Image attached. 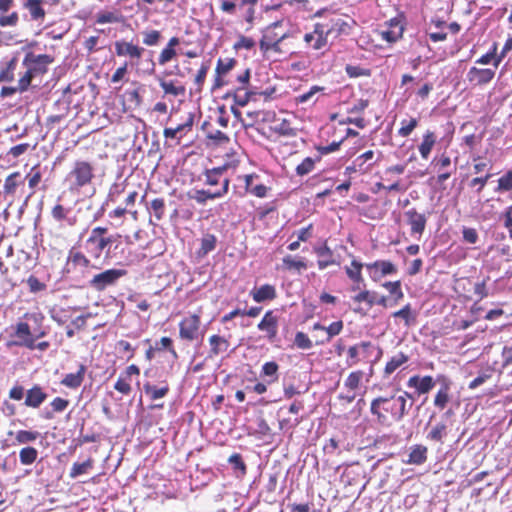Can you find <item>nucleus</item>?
Here are the masks:
<instances>
[{"label": "nucleus", "instance_id": "nucleus-57", "mask_svg": "<svg viewBox=\"0 0 512 512\" xmlns=\"http://www.w3.org/2000/svg\"><path fill=\"white\" fill-rule=\"evenodd\" d=\"M391 295H394V304L403 299L404 293L401 288V281H388L382 285Z\"/></svg>", "mask_w": 512, "mask_h": 512}, {"label": "nucleus", "instance_id": "nucleus-8", "mask_svg": "<svg viewBox=\"0 0 512 512\" xmlns=\"http://www.w3.org/2000/svg\"><path fill=\"white\" fill-rule=\"evenodd\" d=\"M127 275V270L125 269H107L98 274H95L89 280V286L93 290L97 292H103L107 288L115 286L118 281Z\"/></svg>", "mask_w": 512, "mask_h": 512}, {"label": "nucleus", "instance_id": "nucleus-58", "mask_svg": "<svg viewBox=\"0 0 512 512\" xmlns=\"http://www.w3.org/2000/svg\"><path fill=\"white\" fill-rule=\"evenodd\" d=\"M497 49H498V45L495 42V43H493V45L491 46L490 50L487 53H485L484 55H482L481 57L476 59L475 64H479V65L492 64L491 68H495V62L497 59Z\"/></svg>", "mask_w": 512, "mask_h": 512}, {"label": "nucleus", "instance_id": "nucleus-56", "mask_svg": "<svg viewBox=\"0 0 512 512\" xmlns=\"http://www.w3.org/2000/svg\"><path fill=\"white\" fill-rule=\"evenodd\" d=\"M510 191H512V168L499 177L497 187L495 188L497 193H507Z\"/></svg>", "mask_w": 512, "mask_h": 512}, {"label": "nucleus", "instance_id": "nucleus-3", "mask_svg": "<svg viewBox=\"0 0 512 512\" xmlns=\"http://www.w3.org/2000/svg\"><path fill=\"white\" fill-rule=\"evenodd\" d=\"M314 17L323 18L322 21L316 23L321 28V30H323V33L328 39H337L342 35H349L353 26L355 25V20L348 15H344L338 13L337 11H331L325 8L318 10L314 14Z\"/></svg>", "mask_w": 512, "mask_h": 512}, {"label": "nucleus", "instance_id": "nucleus-29", "mask_svg": "<svg viewBox=\"0 0 512 512\" xmlns=\"http://www.w3.org/2000/svg\"><path fill=\"white\" fill-rule=\"evenodd\" d=\"M158 83L163 90L165 96H172L174 98L184 97L186 95V87L180 81L165 80L162 77L158 78Z\"/></svg>", "mask_w": 512, "mask_h": 512}, {"label": "nucleus", "instance_id": "nucleus-52", "mask_svg": "<svg viewBox=\"0 0 512 512\" xmlns=\"http://www.w3.org/2000/svg\"><path fill=\"white\" fill-rule=\"evenodd\" d=\"M217 238L213 234H205L201 238V246L197 252L198 256L203 257L207 255L209 252L213 251L216 248Z\"/></svg>", "mask_w": 512, "mask_h": 512}, {"label": "nucleus", "instance_id": "nucleus-50", "mask_svg": "<svg viewBox=\"0 0 512 512\" xmlns=\"http://www.w3.org/2000/svg\"><path fill=\"white\" fill-rule=\"evenodd\" d=\"M392 316L402 319L404 324L408 327L416 322V313L412 311V307L409 303L400 310L395 311Z\"/></svg>", "mask_w": 512, "mask_h": 512}, {"label": "nucleus", "instance_id": "nucleus-26", "mask_svg": "<svg viewBox=\"0 0 512 512\" xmlns=\"http://www.w3.org/2000/svg\"><path fill=\"white\" fill-rule=\"evenodd\" d=\"M230 180L224 178L222 180V187L214 192L209 190H196L192 198L199 204H205L209 199L221 198L228 193Z\"/></svg>", "mask_w": 512, "mask_h": 512}, {"label": "nucleus", "instance_id": "nucleus-45", "mask_svg": "<svg viewBox=\"0 0 512 512\" xmlns=\"http://www.w3.org/2000/svg\"><path fill=\"white\" fill-rule=\"evenodd\" d=\"M229 168L228 164L208 169L205 171V182L207 185L215 186L220 183L223 173Z\"/></svg>", "mask_w": 512, "mask_h": 512}, {"label": "nucleus", "instance_id": "nucleus-53", "mask_svg": "<svg viewBox=\"0 0 512 512\" xmlns=\"http://www.w3.org/2000/svg\"><path fill=\"white\" fill-rule=\"evenodd\" d=\"M321 161V156H316L315 158L306 157L302 160L300 164L297 165L295 171L298 176H305L312 172L315 168V164Z\"/></svg>", "mask_w": 512, "mask_h": 512}, {"label": "nucleus", "instance_id": "nucleus-64", "mask_svg": "<svg viewBox=\"0 0 512 512\" xmlns=\"http://www.w3.org/2000/svg\"><path fill=\"white\" fill-rule=\"evenodd\" d=\"M417 126H418L417 118H410L409 120L403 119L401 121V127L398 130V135L401 137H408Z\"/></svg>", "mask_w": 512, "mask_h": 512}, {"label": "nucleus", "instance_id": "nucleus-4", "mask_svg": "<svg viewBox=\"0 0 512 512\" xmlns=\"http://www.w3.org/2000/svg\"><path fill=\"white\" fill-rule=\"evenodd\" d=\"M95 178V166L89 160L77 159L66 176L70 190H80L90 185Z\"/></svg>", "mask_w": 512, "mask_h": 512}, {"label": "nucleus", "instance_id": "nucleus-48", "mask_svg": "<svg viewBox=\"0 0 512 512\" xmlns=\"http://www.w3.org/2000/svg\"><path fill=\"white\" fill-rule=\"evenodd\" d=\"M343 321H335L332 322L329 326H323L320 323H315L313 325V330H324L327 333V341H330L333 337L339 335L343 330Z\"/></svg>", "mask_w": 512, "mask_h": 512}, {"label": "nucleus", "instance_id": "nucleus-34", "mask_svg": "<svg viewBox=\"0 0 512 512\" xmlns=\"http://www.w3.org/2000/svg\"><path fill=\"white\" fill-rule=\"evenodd\" d=\"M86 370V366L84 364H80L76 373L66 374L60 383L67 388L77 389L84 381Z\"/></svg>", "mask_w": 512, "mask_h": 512}, {"label": "nucleus", "instance_id": "nucleus-24", "mask_svg": "<svg viewBox=\"0 0 512 512\" xmlns=\"http://www.w3.org/2000/svg\"><path fill=\"white\" fill-rule=\"evenodd\" d=\"M405 216L410 225L411 234L421 236L427 224L425 214L419 213L415 208H411L405 212Z\"/></svg>", "mask_w": 512, "mask_h": 512}, {"label": "nucleus", "instance_id": "nucleus-15", "mask_svg": "<svg viewBox=\"0 0 512 512\" xmlns=\"http://www.w3.org/2000/svg\"><path fill=\"white\" fill-rule=\"evenodd\" d=\"M140 375V368L131 364L125 368V370L119 375L117 381L114 384V389L122 395H129L132 392L131 381L132 377H138Z\"/></svg>", "mask_w": 512, "mask_h": 512}, {"label": "nucleus", "instance_id": "nucleus-46", "mask_svg": "<svg viewBox=\"0 0 512 512\" xmlns=\"http://www.w3.org/2000/svg\"><path fill=\"white\" fill-rule=\"evenodd\" d=\"M147 209L151 215L154 216L156 221H161L165 216L166 204L164 198H155L147 206Z\"/></svg>", "mask_w": 512, "mask_h": 512}, {"label": "nucleus", "instance_id": "nucleus-60", "mask_svg": "<svg viewBox=\"0 0 512 512\" xmlns=\"http://www.w3.org/2000/svg\"><path fill=\"white\" fill-rule=\"evenodd\" d=\"M143 44L146 46H156L162 39V34L159 30H145L142 32Z\"/></svg>", "mask_w": 512, "mask_h": 512}, {"label": "nucleus", "instance_id": "nucleus-1", "mask_svg": "<svg viewBox=\"0 0 512 512\" xmlns=\"http://www.w3.org/2000/svg\"><path fill=\"white\" fill-rule=\"evenodd\" d=\"M413 404V396L403 391L400 395L378 396L370 403L373 421L381 427H390L401 421Z\"/></svg>", "mask_w": 512, "mask_h": 512}, {"label": "nucleus", "instance_id": "nucleus-47", "mask_svg": "<svg viewBox=\"0 0 512 512\" xmlns=\"http://www.w3.org/2000/svg\"><path fill=\"white\" fill-rule=\"evenodd\" d=\"M39 435V432L35 430H18L15 433L14 445L33 443L38 439Z\"/></svg>", "mask_w": 512, "mask_h": 512}, {"label": "nucleus", "instance_id": "nucleus-25", "mask_svg": "<svg viewBox=\"0 0 512 512\" xmlns=\"http://www.w3.org/2000/svg\"><path fill=\"white\" fill-rule=\"evenodd\" d=\"M365 265L353 258L350 262V265H346L344 267L345 273L349 280L352 282L353 290L360 289L361 285H364V277L362 275V269Z\"/></svg>", "mask_w": 512, "mask_h": 512}, {"label": "nucleus", "instance_id": "nucleus-61", "mask_svg": "<svg viewBox=\"0 0 512 512\" xmlns=\"http://www.w3.org/2000/svg\"><path fill=\"white\" fill-rule=\"evenodd\" d=\"M69 260L75 265L82 268L91 266V259L80 251H70Z\"/></svg>", "mask_w": 512, "mask_h": 512}, {"label": "nucleus", "instance_id": "nucleus-17", "mask_svg": "<svg viewBox=\"0 0 512 512\" xmlns=\"http://www.w3.org/2000/svg\"><path fill=\"white\" fill-rule=\"evenodd\" d=\"M365 267L374 281H378L386 275H392L397 272V267L389 260H376L372 263L365 264Z\"/></svg>", "mask_w": 512, "mask_h": 512}, {"label": "nucleus", "instance_id": "nucleus-2", "mask_svg": "<svg viewBox=\"0 0 512 512\" xmlns=\"http://www.w3.org/2000/svg\"><path fill=\"white\" fill-rule=\"evenodd\" d=\"M22 319L11 327L10 338L12 340L8 343V346L33 347L34 338L46 336V331L41 327L44 320L41 313L26 312Z\"/></svg>", "mask_w": 512, "mask_h": 512}, {"label": "nucleus", "instance_id": "nucleus-55", "mask_svg": "<svg viewBox=\"0 0 512 512\" xmlns=\"http://www.w3.org/2000/svg\"><path fill=\"white\" fill-rule=\"evenodd\" d=\"M38 457V451L32 446H25L19 452V460L22 465L33 464Z\"/></svg>", "mask_w": 512, "mask_h": 512}, {"label": "nucleus", "instance_id": "nucleus-59", "mask_svg": "<svg viewBox=\"0 0 512 512\" xmlns=\"http://www.w3.org/2000/svg\"><path fill=\"white\" fill-rule=\"evenodd\" d=\"M236 64L237 61L234 58H219L216 64L215 74H223L226 76Z\"/></svg>", "mask_w": 512, "mask_h": 512}, {"label": "nucleus", "instance_id": "nucleus-10", "mask_svg": "<svg viewBox=\"0 0 512 512\" xmlns=\"http://www.w3.org/2000/svg\"><path fill=\"white\" fill-rule=\"evenodd\" d=\"M181 122L175 127H166L163 130L164 138L175 140L176 144H180L183 137L188 135L194 126L195 115L191 112L181 116Z\"/></svg>", "mask_w": 512, "mask_h": 512}, {"label": "nucleus", "instance_id": "nucleus-36", "mask_svg": "<svg viewBox=\"0 0 512 512\" xmlns=\"http://www.w3.org/2000/svg\"><path fill=\"white\" fill-rule=\"evenodd\" d=\"M451 400V384L449 381H443L434 397V406L439 410H444Z\"/></svg>", "mask_w": 512, "mask_h": 512}, {"label": "nucleus", "instance_id": "nucleus-14", "mask_svg": "<svg viewBox=\"0 0 512 512\" xmlns=\"http://www.w3.org/2000/svg\"><path fill=\"white\" fill-rule=\"evenodd\" d=\"M496 70L497 68L472 66L466 74V79L473 86H485L495 78Z\"/></svg>", "mask_w": 512, "mask_h": 512}, {"label": "nucleus", "instance_id": "nucleus-27", "mask_svg": "<svg viewBox=\"0 0 512 512\" xmlns=\"http://www.w3.org/2000/svg\"><path fill=\"white\" fill-rule=\"evenodd\" d=\"M23 179L28 181V187L30 189L29 193L24 197L22 204V207H27L30 199L34 196L36 192V187L42 180L40 164L34 165Z\"/></svg>", "mask_w": 512, "mask_h": 512}, {"label": "nucleus", "instance_id": "nucleus-43", "mask_svg": "<svg viewBox=\"0 0 512 512\" xmlns=\"http://www.w3.org/2000/svg\"><path fill=\"white\" fill-rule=\"evenodd\" d=\"M278 371L279 365L275 361H269L263 364L260 375L262 378L267 377V383L271 384L278 381Z\"/></svg>", "mask_w": 512, "mask_h": 512}, {"label": "nucleus", "instance_id": "nucleus-33", "mask_svg": "<svg viewBox=\"0 0 512 512\" xmlns=\"http://www.w3.org/2000/svg\"><path fill=\"white\" fill-rule=\"evenodd\" d=\"M408 386L416 388L419 395L426 394L433 389L435 382L430 375L419 377L418 375L412 376L408 380Z\"/></svg>", "mask_w": 512, "mask_h": 512}, {"label": "nucleus", "instance_id": "nucleus-54", "mask_svg": "<svg viewBox=\"0 0 512 512\" xmlns=\"http://www.w3.org/2000/svg\"><path fill=\"white\" fill-rule=\"evenodd\" d=\"M94 460L89 457L86 461L82 463L75 462L70 470L69 476L74 479L80 475L86 474L89 470L93 468Z\"/></svg>", "mask_w": 512, "mask_h": 512}, {"label": "nucleus", "instance_id": "nucleus-9", "mask_svg": "<svg viewBox=\"0 0 512 512\" xmlns=\"http://www.w3.org/2000/svg\"><path fill=\"white\" fill-rule=\"evenodd\" d=\"M23 189L24 179L20 172L15 171L5 178L3 185V199L7 203L5 211L14 204L16 199L20 198V192L23 191Z\"/></svg>", "mask_w": 512, "mask_h": 512}, {"label": "nucleus", "instance_id": "nucleus-35", "mask_svg": "<svg viewBox=\"0 0 512 512\" xmlns=\"http://www.w3.org/2000/svg\"><path fill=\"white\" fill-rule=\"evenodd\" d=\"M281 26V21H276L267 26L266 29L264 30L262 38L260 39L259 46L263 47L264 45H266V42L270 41H283L287 37V34L284 32L279 33L277 31V29L280 28Z\"/></svg>", "mask_w": 512, "mask_h": 512}, {"label": "nucleus", "instance_id": "nucleus-28", "mask_svg": "<svg viewBox=\"0 0 512 512\" xmlns=\"http://www.w3.org/2000/svg\"><path fill=\"white\" fill-rule=\"evenodd\" d=\"M46 0H22V6L29 12L31 21L43 22L46 17Z\"/></svg>", "mask_w": 512, "mask_h": 512}, {"label": "nucleus", "instance_id": "nucleus-63", "mask_svg": "<svg viewBox=\"0 0 512 512\" xmlns=\"http://www.w3.org/2000/svg\"><path fill=\"white\" fill-rule=\"evenodd\" d=\"M265 115L266 114L263 111H260V110L249 111V112H247L246 121H242V126L244 128L253 127L258 122L265 121V119H266Z\"/></svg>", "mask_w": 512, "mask_h": 512}, {"label": "nucleus", "instance_id": "nucleus-11", "mask_svg": "<svg viewBox=\"0 0 512 512\" xmlns=\"http://www.w3.org/2000/svg\"><path fill=\"white\" fill-rule=\"evenodd\" d=\"M53 62L54 58L49 54L36 55L33 52H28L22 64L25 68H29L36 76H40L48 72V66Z\"/></svg>", "mask_w": 512, "mask_h": 512}, {"label": "nucleus", "instance_id": "nucleus-30", "mask_svg": "<svg viewBox=\"0 0 512 512\" xmlns=\"http://www.w3.org/2000/svg\"><path fill=\"white\" fill-rule=\"evenodd\" d=\"M208 343L210 346L208 352V358H215L221 353H225L228 351L230 347V341L228 338L224 336H220L218 334H213L208 338Z\"/></svg>", "mask_w": 512, "mask_h": 512}, {"label": "nucleus", "instance_id": "nucleus-23", "mask_svg": "<svg viewBox=\"0 0 512 512\" xmlns=\"http://www.w3.org/2000/svg\"><path fill=\"white\" fill-rule=\"evenodd\" d=\"M48 395L39 384H34L26 391L24 405L28 408L38 409L47 399Z\"/></svg>", "mask_w": 512, "mask_h": 512}, {"label": "nucleus", "instance_id": "nucleus-12", "mask_svg": "<svg viewBox=\"0 0 512 512\" xmlns=\"http://www.w3.org/2000/svg\"><path fill=\"white\" fill-rule=\"evenodd\" d=\"M375 153L373 150H367L357 156L350 165L345 168V173L348 175L358 173L364 175L369 173L373 166L376 164Z\"/></svg>", "mask_w": 512, "mask_h": 512}, {"label": "nucleus", "instance_id": "nucleus-42", "mask_svg": "<svg viewBox=\"0 0 512 512\" xmlns=\"http://www.w3.org/2000/svg\"><path fill=\"white\" fill-rule=\"evenodd\" d=\"M324 88L323 87H320V86H317V85H314L312 86L307 92H304L302 94H299L297 96L294 97V103L296 105H300V104H309L310 106L314 105L318 98L316 97V95L322 91Z\"/></svg>", "mask_w": 512, "mask_h": 512}, {"label": "nucleus", "instance_id": "nucleus-44", "mask_svg": "<svg viewBox=\"0 0 512 512\" xmlns=\"http://www.w3.org/2000/svg\"><path fill=\"white\" fill-rule=\"evenodd\" d=\"M447 436V425L444 422L436 423L427 433L426 438L429 441L436 443H443L444 438Z\"/></svg>", "mask_w": 512, "mask_h": 512}, {"label": "nucleus", "instance_id": "nucleus-13", "mask_svg": "<svg viewBox=\"0 0 512 512\" xmlns=\"http://www.w3.org/2000/svg\"><path fill=\"white\" fill-rule=\"evenodd\" d=\"M373 348L374 346L370 341H362L350 346L346 351L347 366L352 367L365 360Z\"/></svg>", "mask_w": 512, "mask_h": 512}, {"label": "nucleus", "instance_id": "nucleus-22", "mask_svg": "<svg viewBox=\"0 0 512 512\" xmlns=\"http://www.w3.org/2000/svg\"><path fill=\"white\" fill-rule=\"evenodd\" d=\"M115 53L119 57H129L130 59L139 60L142 58L145 49L139 45L133 44L125 40L116 41L114 44Z\"/></svg>", "mask_w": 512, "mask_h": 512}, {"label": "nucleus", "instance_id": "nucleus-31", "mask_svg": "<svg viewBox=\"0 0 512 512\" xmlns=\"http://www.w3.org/2000/svg\"><path fill=\"white\" fill-rule=\"evenodd\" d=\"M250 294L253 300L257 303L273 301L277 297L276 288L271 284H264L259 288H254Z\"/></svg>", "mask_w": 512, "mask_h": 512}, {"label": "nucleus", "instance_id": "nucleus-38", "mask_svg": "<svg viewBox=\"0 0 512 512\" xmlns=\"http://www.w3.org/2000/svg\"><path fill=\"white\" fill-rule=\"evenodd\" d=\"M143 389L152 401L164 398L170 391L169 384L166 381L161 382V386L145 383Z\"/></svg>", "mask_w": 512, "mask_h": 512}, {"label": "nucleus", "instance_id": "nucleus-20", "mask_svg": "<svg viewBox=\"0 0 512 512\" xmlns=\"http://www.w3.org/2000/svg\"><path fill=\"white\" fill-rule=\"evenodd\" d=\"M363 378L364 372L362 370L350 372L344 381V387L347 390V394L340 395V398L346 400L348 403L353 402L356 398L355 391L360 388Z\"/></svg>", "mask_w": 512, "mask_h": 512}, {"label": "nucleus", "instance_id": "nucleus-18", "mask_svg": "<svg viewBox=\"0 0 512 512\" xmlns=\"http://www.w3.org/2000/svg\"><path fill=\"white\" fill-rule=\"evenodd\" d=\"M279 318L274 314V311L268 310L265 312L262 320L258 323L257 328L266 333L269 341L273 342L278 335Z\"/></svg>", "mask_w": 512, "mask_h": 512}, {"label": "nucleus", "instance_id": "nucleus-21", "mask_svg": "<svg viewBox=\"0 0 512 512\" xmlns=\"http://www.w3.org/2000/svg\"><path fill=\"white\" fill-rule=\"evenodd\" d=\"M405 27L399 17H394L387 22V29L380 32L381 38L388 43H395L403 37Z\"/></svg>", "mask_w": 512, "mask_h": 512}, {"label": "nucleus", "instance_id": "nucleus-7", "mask_svg": "<svg viewBox=\"0 0 512 512\" xmlns=\"http://www.w3.org/2000/svg\"><path fill=\"white\" fill-rule=\"evenodd\" d=\"M179 338L185 342H194L203 339L205 334V327L201 320V311L195 313H188L184 316L179 324Z\"/></svg>", "mask_w": 512, "mask_h": 512}, {"label": "nucleus", "instance_id": "nucleus-62", "mask_svg": "<svg viewBox=\"0 0 512 512\" xmlns=\"http://www.w3.org/2000/svg\"><path fill=\"white\" fill-rule=\"evenodd\" d=\"M155 350L159 351V352L167 350L171 353L173 358H175V359L178 358V353L175 350V348L173 346V340L170 337L164 336L158 342H156Z\"/></svg>", "mask_w": 512, "mask_h": 512}, {"label": "nucleus", "instance_id": "nucleus-32", "mask_svg": "<svg viewBox=\"0 0 512 512\" xmlns=\"http://www.w3.org/2000/svg\"><path fill=\"white\" fill-rule=\"evenodd\" d=\"M256 95H265L267 97L269 94L267 92L257 93L250 91L247 90L246 87H237L232 92L234 104L240 107L246 106L251 100H254Z\"/></svg>", "mask_w": 512, "mask_h": 512}, {"label": "nucleus", "instance_id": "nucleus-16", "mask_svg": "<svg viewBox=\"0 0 512 512\" xmlns=\"http://www.w3.org/2000/svg\"><path fill=\"white\" fill-rule=\"evenodd\" d=\"M303 42L307 49L314 51H321L328 46V38L317 23L313 25L312 31L304 34Z\"/></svg>", "mask_w": 512, "mask_h": 512}, {"label": "nucleus", "instance_id": "nucleus-5", "mask_svg": "<svg viewBox=\"0 0 512 512\" xmlns=\"http://www.w3.org/2000/svg\"><path fill=\"white\" fill-rule=\"evenodd\" d=\"M258 0H220L219 9L222 13L234 16L241 13L243 21L252 28L256 19Z\"/></svg>", "mask_w": 512, "mask_h": 512}, {"label": "nucleus", "instance_id": "nucleus-40", "mask_svg": "<svg viewBox=\"0 0 512 512\" xmlns=\"http://www.w3.org/2000/svg\"><path fill=\"white\" fill-rule=\"evenodd\" d=\"M124 19L123 15L118 10H102L96 14L97 24H114L120 23Z\"/></svg>", "mask_w": 512, "mask_h": 512}, {"label": "nucleus", "instance_id": "nucleus-49", "mask_svg": "<svg viewBox=\"0 0 512 512\" xmlns=\"http://www.w3.org/2000/svg\"><path fill=\"white\" fill-rule=\"evenodd\" d=\"M283 268L288 271L301 272L307 269V263L303 258L295 259L291 255H287L282 259Z\"/></svg>", "mask_w": 512, "mask_h": 512}, {"label": "nucleus", "instance_id": "nucleus-39", "mask_svg": "<svg viewBox=\"0 0 512 512\" xmlns=\"http://www.w3.org/2000/svg\"><path fill=\"white\" fill-rule=\"evenodd\" d=\"M408 360H409L408 355L403 352H398L397 354L393 355L384 367V371H383L384 376L385 377L390 376L398 368H400L402 365L406 364L408 362Z\"/></svg>", "mask_w": 512, "mask_h": 512}, {"label": "nucleus", "instance_id": "nucleus-37", "mask_svg": "<svg viewBox=\"0 0 512 512\" xmlns=\"http://www.w3.org/2000/svg\"><path fill=\"white\" fill-rule=\"evenodd\" d=\"M428 448L421 444L413 445L406 461L411 465H422L427 461Z\"/></svg>", "mask_w": 512, "mask_h": 512}, {"label": "nucleus", "instance_id": "nucleus-51", "mask_svg": "<svg viewBox=\"0 0 512 512\" xmlns=\"http://www.w3.org/2000/svg\"><path fill=\"white\" fill-rule=\"evenodd\" d=\"M18 58L12 57L0 71V82H12L14 80V72L17 68Z\"/></svg>", "mask_w": 512, "mask_h": 512}, {"label": "nucleus", "instance_id": "nucleus-19", "mask_svg": "<svg viewBox=\"0 0 512 512\" xmlns=\"http://www.w3.org/2000/svg\"><path fill=\"white\" fill-rule=\"evenodd\" d=\"M313 252L317 255V266L319 270H325L326 268L336 265H340V261H338L333 254L332 249L329 247L327 241L320 246H315L313 248Z\"/></svg>", "mask_w": 512, "mask_h": 512}, {"label": "nucleus", "instance_id": "nucleus-41", "mask_svg": "<svg viewBox=\"0 0 512 512\" xmlns=\"http://www.w3.org/2000/svg\"><path fill=\"white\" fill-rule=\"evenodd\" d=\"M436 143V135L433 131L427 130L421 144L418 147L419 153L423 159H428L434 145Z\"/></svg>", "mask_w": 512, "mask_h": 512}, {"label": "nucleus", "instance_id": "nucleus-6", "mask_svg": "<svg viewBox=\"0 0 512 512\" xmlns=\"http://www.w3.org/2000/svg\"><path fill=\"white\" fill-rule=\"evenodd\" d=\"M108 228L103 226L94 227L84 243V249L94 260L101 258L104 250L112 244V236H108Z\"/></svg>", "mask_w": 512, "mask_h": 512}]
</instances>
